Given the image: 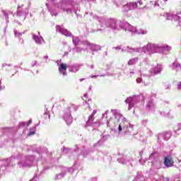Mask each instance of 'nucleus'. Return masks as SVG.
<instances>
[{
    "instance_id": "obj_1",
    "label": "nucleus",
    "mask_w": 181,
    "mask_h": 181,
    "mask_svg": "<svg viewBox=\"0 0 181 181\" xmlns=\"http://www.w3.org/2000/svg\"><path fill=\"white\" fill-rule=\"evenodd\" d=\"M139 8H152V6H159V4L156 1L153 0L150 1L149 4H146V1L139 0L138 1Z\"/></svg>"
},
{
    "instance_id": "obj_2",
    "label": "nucleus",
    "mask_w": 181,
    "mask_h": 181,
    "mask_svg": "<svg viewBox=\"0 0 181 181\" xmlns=\"http://www.w3.org/2000/svg\"><path fill=\"white\" fill-rule=\"evenodd\" d=\"M173 163H175V162L173 161L172 156H168L164 158V165L166 168H172V166H173Z\"/></svg>"
},
{
    "instance_id": "obj_3",
    "label": "nucleus",
    "mask_w": 181,
    "mask_h": 181,
    "mask_svg": "<svg viewBox=\"0 0 181 181\" xmlns=\"http://www.w3.org/2000/svg\"><path fill=\"white\" fill-rule=\"evenodd\" d=\"M136 8H138V4L136 2L129 3L128 4L124 6V9L127 12H128V11H132V9H136Z\"/></svg>"
},
{
    "instance_id": "obj_4",
    "label": "nucleus",
    "mask_w": 181,
    "mask_h": 181,
    "mask_svg": "<svg viewBox=\"0 0 181 181\" xmlns=\"http://www.w3.org/2000/svg\"><path fill=\"white\" fill-rule=\"evenodd\" d=\"M67 70V65L66 64H61L60 67L59 68V73H62L63 76H67V72L66 71ZM64 71V72H63Z\"/></svg>"
},
{
    "instance_id": "obj_5",
    "label": "nucleus",
    "mask_w": 181,
    "mask_h": 181,
    "mask_svg": "<svg viewBox=\"0 0 181 181\" xmlns=\"http://www.w3.org/2000/svg\"><path fill=\"white\" fill-rule=\"evenodd\" d=\"M57 29H59L60 33L62 35H64L65 36H69V30H67L66 28H63L60 26H57Z\"/></svg>"
},
{
    "instance_id": "obj_6",
    "label": "nucleus",
    "mask_w": 181,
    "mask_h": 181,
    "mask_svg": "<svg viewBox=\"0 0 181 181\" xmlns=\"http://www.w3.org/2000/svg\"><path fill=\"white\" fill-rule=\"evenodd\" d=\"M33 39L38 45H40L41 40L37 35H33Z\"/></svg>"
},
{
    "instance_id": "obj_7",
    "label": "nucleus",
    "mask_w": 181,
    "mask_h": 181,
    "mask_svg": "<svg viewBox=\"0 0 181 181\" xmlns=\"http://www.w3.org/2000/svg\"><path fill=\"white\" fill-rule=\"evenodd\" d=\"M133 64H135V60L134 59H131L128 62V65L129 66H132Z\"/></svg>"
},
{
    "instance_id": "obj_8",
    "label": "nucleus",
    "mask_w": 181,
    "mask_h": 181,
    "mask_svg": "<svg viewBox=\"0 0 181 181\" xmlns=\"http://www.w3.org/2000/svg\"><path fill=\"white\" fill-rule=\"evenodd\" d=\"M35 134H36V132L33 131V132H30L28 134V136H32V135H35Z\"/></svg>"
},
{
    "instance_id": "obj_9",
    "label": "nucleus",
    "mask_w": 181,
    "mask_h": 181,
    "mask_svg": "<svg viewBox=\"0 0 181 181\" xmlns=\"http://www.w3.org/2000/svg\"><path fill=\"white\" fill-rule=\"evenodd\" d=\"M88 121H94V115H91L88 117Z\"/></svg>"
},
{
    "instance_id": "obj_10",
    "label": "nucleus",
    "mask_w": 181,
    "mask_h": 181,
    "mask_svg": "<svg viewBox=\"0 0 181 181\" xmlns=\"http://www.w3.org/2000/svg\"><path fill=\"white\" fill-rule=\"evenodd\" d=\"M32 124V120L30 119L27 124L28 127H29V125H30Z\"/></svg>"
},
{
    "instance_id": "obj_11",
    "label": "nucleus",
    "mask_w": 181,
    "mask_h": 181,
    "mask_svg": "<svg viewBox=\"0 0 181 181\" xmlns=\"http://www.w3.org/2000/svg\"><path fill=\"white\" fill-rule=\"evenodd\" d=\"M119 132H121V131H122V127H121V125H119Z\"/></svg>"
},
{
    "instance_id": "obj_12",
    "label": "nucleus",
    "mask_w": 181,
    "mask_h": 181,
    "mask_svg": "<svg viewBox=\"0 0 181 181\" xmlns=\"http://www.w3.org/2000/svg\"><path fill=\"white\" fill-rule=\"evenodd\" d=\"M167 47H168V49H171V47H170L167 46Z\"/></svg>"
},
{
    "instance_id": "obj_13",
    "label": "nucleus",
    "mask_w": 181,
    "mask_h": 181,
    "mask_svg": "<svg viewBox=\"0 0 181 181\" xmlns=\"http://www.w3.org/2000/svg\"><path fill=\"white\" fill-rule=\"evenodd\" d=\"M83 79H81L80 81H83Z\"/></svg>"
},
{
    "instance_id": "obj_14",
    "label": "nucleus",
    "mask_w": 181,
    "mask_h": 181,
    "mask_svg": "<svg viewBox=\"0 0 181 181\" xmlns=\"http://www.w3.org/2000/svg\"><path fill=\"white\" fill-rule=\"evenodd\" d=\"M117 115H121L120 114H117Z\"/></svg>"
},
{
    "instance_id": "obj_15",
    "label": "nucleus",
    "mask_w": 181,
    "mask_h": 181,
    "mask_svg": "<svg viewBox=\"0 0 181 181\" xmlns=\"http://www.w3.org/2000/svg\"><path fill=\"white\" fill-rule=\"evenodd\" d=\"M49 118H50V115H49Z\"/></svg>"
}]
</instances>
